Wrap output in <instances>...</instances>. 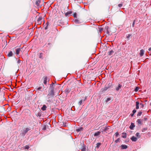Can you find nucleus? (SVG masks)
Listing matches in <instances>:
<instances>
[{
  "label": "nucleus",
  "instance_id": "obj_4",
  "mask_svg": "<svg viewBox=\"0 0 151 151\" xmlns=\"http://www.w3.org/2000/svg\"><path fill=\"white\" fill-rule=\"evenodd\" d=\"M30 130V129L28 128H26L23 131L22 134L23 135H24L29 130Z\"/></svg>",
  "mask_w": 151,
  "mask_h": 151
},
{
  "label": "nucleus",
  "instance_id": "obj_52",
  "mask_svg": "<svg viewBox=\"0 0 151 151\" xmlns=\"http://www.w3.org/2000/svg\"><path fill=\"white\" fill-rule=\"evenodd\" d=\"M43 130H45V128H43Z\"/></svg>",
  "mask_w": 151,
  "mask_h": 151
},
{
  "label": "nucleus",
  "instance_id": "obj_14",
  "mask_svg": "<svg viewBox=\"0 0 151 151\" xmlns=\"http://www.w3.org/2000/svg\"><path fill=\"white\" fill-rule=\"evenodd\" d=\"M109 27L108 26H106L105 27V29L106 30V32H107V33L109 35Z\"/></svg>",
  "mask_w": 151,
  "mask_h": 151
},
{
  "label": "nucleus",
  "instance_id": "obj_20",
  "mask_svg": "<svg viewBox=\"0 0 151 151\" xmlns=\"http://www.w3.org/2000/svg\"><path fill=\"white\" fill-rule=\"evenodd\" d=\"M122 137L124 138H125L127 137V134L126 133H122Z\"/></svg>",
  "mask_w": 151,
  "mask_h": 151
},
{
  "label": "nucleus",
  "instance_id": "obj_31",
  "mask_svg": "<svg viewBox=\"0 0 151 151\" xmlns=\"http://www.w3.org/2000/svg\"><path fill=\"white\" fill-rule=\"evenodd\" d=\"M83 129L82 128H80L79 129H76V131L78 132H79L80 131H81V130H82Z\"/></svg>",
  "mask_w": 151,
  "mask_h": 151
},
{
  "label": "nucleus",
  "instance_id": "obj_45",
  "mask_svg": "<svg viewBox=\"0 0 151 151\" xmlns=\"http://www.w3.org/2000/svg\"><path fill=\"white\" fill-rule=\"evenodd\" d=\"M69 14V12H67L66 13H65V16H68V15Z\"/></svg>",
  "mask_w": 151,
  "mask_h": 151
},
{
  "label": "nucleus",
  "instance_id": "obj_41",
  "mask_svg": "<svg viewBox=\"0 0 151 151\" xmlns=\"http://www.w3.org/2000/svg\"><path fill=\"white\" fill-rule=\"evenodd\" d=\"M25 149H28L29 148V147L28 146L26 145L25 147Z\"/></svg>",
  "mask_w": 151,
  "mask_h": 151
},
{
  "label": "nucleus",
  "instance_id": "obj_38",
  "mask_svg": "<svg viewBox=\"0 0 151 151\" xmlns=\"http://www.w3.org/2000/svg\"><path fill=\"white\" fill-rule=\"evenodd\" d=\"M135 20H134L133 22V23H132V26L133 27H134V24H135Z\"/></svg>",
  "mask_w": 151,
  "mask_h": 151
},
{
  "label": "nucleus",
  "instance_id": "obj_30",
  "mask_svg": "<svg viewBox=\"0 0 151 151\" xmlns=\"http://www.w3.org/2000/svg\"><path fill=\"white\" fill-rule=\"evenodd\" d=\"M142 114V112H141V111H139L138 112L137 114V116H140Z\"/></svg>",
  "mask_w": 151,
  "mask_h": 151
},
{
  "label": "nucleus",
  "instance_id": "obj_43",
  "mask_svg": "<svg viewBox=\"0 0 151 151\" xmlns=\"http://www.w3.org/2000/svg\"><path fill=\"white\" fill-rule=\"evenodd\" d=\"M77 16V14L76 13H75L74 14L73 16L74 17H76Z\"/></svg>",
  "mask_w": 151,
  "mask_h": 151
},
{
  "label": "nucleus",
  "instance_id": "obj_39",
  "mask_svg": "<svg viewBox=\"0 0 151 151\" xmlns=\"http://www.w3.org/2000/svg\"><path fill=\"white\" fill-rule=\"evenodd\" d=\"M136 112V110L135 109H134L132 111L133 113L135 114Z\"/></svg>",
  "mask_w": 151,
  "mask_h": 151
},
{
  "label": "nucleus",
  "instance_id": "obj_47",
  "mask_svg": "<svg viewBox=\"0 0 151 151\" xmlns=\"http://www.w3.org/2000/svg\"><path fill=\"white\" fill-rule=\"evenodd\" d=\"M48 26L46 25L45 27V29H47Z\"/></svg>",
  "mask_w": 151,
  "mask_h": 151
},
{
  "label": "nucleus",
  "instance_id": "obj_34",
  "mask_svg": "<svg viewBox=\"0 0 151 151\" xmlns=\"http://www.w3.org/2000/svg\"><path fill=\"white\" fill-rule=\"evenodd\" d=\"M119 139H119V138H118L117 139L115 140V142H116V143L118 142L119 141Z\"/></svg>",
  "mask_w": 151,
  "mask_h": 151
},
{
  "label": "nucleus",
  "instance_id": "obj_49",
  "mask_svg": "<svg viewBox=\"0 0 151 151\" xmlns=\"http://www.w3.org/2000/svg\"><path fill=\"white\" fill-rule=\"evenodd\" d=\"M46 25H47V26H48L49 25V23L48 22H47L46 23Z\"/></svg>",
  "mask_w": 151,
  "mask_h": 151
},
{
  "label": "nucleus",
  "instance_id": "obj_15",
  "mask_svg": "<svg viewBox=\"0 0 151 151\" xmlns=\"http://www.w3.org/2000/svg\"><path fill=\"white\" fill-rule=\"evenodd\" d=\"M136 109H138L139 108V103L138 101H136Z\"/></svg>",
  "mask_w": 151,
  "mask_h": 151
},
{
  "label": "nucleus",
  "instance_id": "obj_36",
  "mask_svg": "<svg viewBox=\"0 0 151 151\" xmlns=\"http://www.w3.org/2000/svg\"><path fill=\"white\" fill-rule=\"evenodd\" d=\"M115 134L116 137H118L119 135V133L118 132H116Z\"/></svg>",
  "mask_w": 151,
  "mask_h": 151
},
{
  "label": "nucleus",
  "instance_id": "obj_55",
  "mask_svg": "<svg viewBox=\"0 0 151 151\" xmlns=\"http://www.w3.org/2000/svg\"><path fill=\"white\" fill-rule=\"evenodd\" d=\"M49 80H50V79H48V81H49Z\"/></svg>",
  "mask_w": 151,
  "mask_h": 151
},
{
  "label": "nucleus",
  "instance_id": "obj_24",
  "mask_svg": "<svg viewBox=\"0 0 151 151\" xmlns=\"http://www.w3.org/2000/svg\"><path fill=\"white\" fill-rule=\"evenodd\" d=\"M135 135L138 138H139L141 137V136L139 135V133H137Z\"/></svg>",
  "mask_w": 151,
  "mask_h": 151
},
{
  "label": "nucleus",
  "instance_id": "obj_37",
  "mask_svg": "<svg viewBox=\"0 0 151 151\" xmlns=\"http://www.w3.org/2000/svg\"><path fill=\"white\" fill-rule=\"evenodd\" d=\"M131 36V34H129L128 35V36H127V38L129 39V37Z\"/></svg>",
  "mask_w": 151,
  "mask_h": 151
},
{
  "label": "nucleus",
  "instance_id": "obj_5",
  "mask_svg": "<svg viewBox=\"0 0 151 151\" xmlns=\"http://www.w3.org/2000/svg\"><path fill=\"white\" fill-rule=\"evenodd\" d=\"M42 19V16H40L38 18L37 20V23L38 24H41V22L40 21Z\"/></svg>",
  "mask_w": 151,
  "mask_h": 151
},
{
  "label": "nucleus",
  "instance_id": "obj_28",
  "mask_svg": "<svg viewBox=\"0 0 151 151\" xmlns=\"http://www.w3.org/2000/svg\"><path fill=\"white\" fill-rule=\"evenodd\" d=\"M114 52V51L112 50H111L109 53V55H111Z\"/></svg>",
  "mask_w": 151,
  "mask_h": 151
},
{
  "label": "nucleus",
  "instance_id": "obj_27",
  "mask_svg": "<svg viewBox=\"0 0 151 151\" xmlns=\"http://www.w3.org/2000/svg\"><path fill=\"white\" fill-rule=\"evenodd\" d=\"M70 91V90L69 88H67L65 90V92L66 93H68Z\"/></svg>",
  "mask_w": 151,
  "mask_h": 151
},
{
  "label": "nucleus",
  "instance_id": "obj_1",
  "mask_svg": "<svg viewBox=\"0 0 151 151\" xmlns=\"http://www.w3.org/2000/svg\"><path fill=\"white\" fill-rule=\"evenodd\" d=\"M112 83L111 82V83H109L108 84L106 85L104 87L102 88L101 91L102 92H103L104 91H106L108 89L110 88L112 86Z\"/></svg>",
  "mask_w": 151,
  "mask_h": 151
},
{
  "label": "nucleus",
  "instance_id": "obj_16",
  "mask_svg": "<svg viewBox=\"0 0 151 151\" xmlns=\"http://www.w3.org/2000/svg\"><path fill=\"white\" fill-rule=\"evenodd\" d=\"M13 55V53L12 51H10L8 54L7 56L9 57H11Z\"/></svg>",
  "mask_w": 151,
  "mask_h": 151
},
{
  "label": "nucleus",
  "instance_id": "obj_9",
  "mask_svg": "<svg viewBox=\"0 0 151 151\" xmlns=\"http://www.w3.org/2000/svg\"><path fill=\"white\" fill-rule=\"evenodd\" d=\"M135 126L133 123H132L130 126H129V128L131 129H133V128L135 127Z\"/></svg>",
  "mask_w": 151,
  "mask_h": 151
},
{
  "label": "nucleus",
  "instance_id": "obj_6",
  "mask_svg": "<svg viewBox=\"0 0 151 151\" xmlns=\"http://www.w3.org/2000/svg\"><path fill=\"white\" fill-rule=\"evenodd\" d=\"M43 78L44 79L43 83L45 85H46L47 83V81L48 80V78L47 76H45L43 77Z\"/></svg>",
  "mask_w": 151,
  "mask_h": 151
},
{
  "label": "nucleus",
  "instance_id": "obj_32",
  "mask_svg": "<svg viewBox=\"0 0 151 151\" xmlns=\"http://www.w3.org/2000/svg\"><path fill=\"white\" fill-rule=\"evenodd\" d=\"M86 148L84 147H83L81 149V151H86Z\"/></svg>",
  "mask_w": 151,
  "mask_h": 151
},
{
  "label": "nucleus",
  "instance_id": "obj_22",
  "mask_svg": "<svg viewBox=\"0 0 151 151\" xmlns=\"http://www.w3.org/2000/svg\"><path fill=\"white\" fill-rule=\"evenodd\" d=\"M40 0H38V1H37L36 2V4L37 6H38L39 5L40 3Z\"/></svg>",
  "mask_w": 151,
  "mask_h": 151
},
{
  "label": "nucleus",
  "instance_id": "obj_19",
  "mask_svg": "<svg viewBox=\"0 0 151 151\" xmlns=\"http://www.w3.org/2000/svg\"><path fill=\"white\" fill-rule=\"evenodd\" d=\"M101 143H98L96 144V148H99L100 146L101 145Z\"/></svg>",
  "mask_w": 151,
  "mask_h": 151
},
{
  "label": "nucleus",
  "instance_id": "obj_33",
  "mask_svg": "<svg viewBox=\"0 0 151 151\" xmlns=\"http://www.w3.org/2000/svg\"><path fill=\"white\" fill-rule=\"evenodd\" d=\"M83 101L81 100L78 103V104L79 105H81L82 104Z\"/></svg>",
  "mask_w": 151,
  "mask_h": 151
},
{
  "label": "nucleus",
  "instance_id": "obj_42",
  "mask_svg": "<svg viewBox=\"0 0 151 151\" xmlns=\"http://www.w3.org/2000/svg\"><path fill=\"white\" fill-rule=\"evenodd\" d=\"M118 6L119 7H121L122 6V4H119L118 5Z\"/></svg>",
  "mask_w": 151,
  "mask_h": 151
},
{
  "label": "nucleus",
  "instance_id": "obj_17",
  "mask_svg": "<svg viewBox=\"0 0 151 151\" xmlns=\"http://www.w3.org/2000/svg\"><path fill=\"white\" fill-rule=\"evenodd\" d=\"M46 106L45 105H44L42 108H41V109L42 111H45L46 110Z\"/></svg>",
  "mask_w": 151,
  "mask_h": 151
},
{
  "label": "nucleus",
  "instance_id": "obj_2",
  "mask_svg": "<svg viewBox=\"0 0 151 151\" xmlns=\"http://www.w3.org/2000/svg\"><path fill=\"white\" fill-rule=\"evenodd\" d=\"M110 127L109 126H106L105 127H103L101 128V130L102 132H105L107 133L110 132Z\"/></svg>",
  "mask_w": 151,
  "mask_h": 151
},
{
  "label": "nucleus",
  "instance_id": "obj_48",
  "mask_svg": "<svg viewBox=\"0 0 151 151\" xmlns=\"http://www.w3.org/2000/svg\"><path fill=\"white\" fill-rule=\"evenodd\" d=\"M144 120L145 121H146L147 120V118L146 117H145L144 118Z\"/></svg>",
  "mask_w": 151,
  "mask_h": 151
},
{
  "label": "nucleus",
  "instance_id": "obj_26",
  "mask_svg": "<svg viewBox=\"0 0 151 151\" xmlns=\"http://www.w3.org/2000/svg\"><path fill=\"white\" fill-rule=\"evenodd\" d=\"M147 129V128L146 127L145 128H144L142 129V132H145Z\"/></svg>",
  "mask_w": 151,
  "mask_h": 151
},
{
  "label": "nucleus",
  "instance_id": "obj_35",
  "mask_svg": "<svg viewBox=\"0 0 151 151\" xmlns=\"http://www.w3.org/2000/svg\"><path fill=\"white\" fill-rule=\"evenodd\" d=\"M139 89V88L138 87H136L135 88V89L134 91L135 92H137Z\"/></svg>",
  "mask_w": 151,
  "mask_h": 151
},
{
  "label": "nucleus",
  "instance_id": "obj_13",
  "mask_svg": "<svg viewBox=\"0 0 151 151\" xmlns=\"http://www.w3.org/2000/svg\"><path fill=\"white\" fill-rule=\"evenodd\" d=\"M101 133V132H99V131H98L97 132H96L94 134V136L95 137H96V136H99V134H100Z\"/></svg>",
  "mask_w": 151,
  "mask_h": 151
},
{
  "label": "nucleus",
  "instance_id": "obj_18",
  "mask_svg": "<svg viewBox=\"0 0 151 151\" xmlns=\"http://www.w3.org/2000/svg\"><path fill=\"white\" fill-rule=\"evenodd\" d=\"M137 122L139 124H142V120L140 119H138L137 120Z\"/></svg>",
  "mask_w": 151,
  "mask_h": 151
},
{
  "label": "nucleus",
  "instance_id": "obj_54",
  "mask_svg": "<svg viewBox=\"0 0 151 151\" xmlns=\"http://www.w3.org/2000/svg\"><path fill=\"white\" fill-rule=\"evenodd\" d=\"M38 115L40 116V114H39V113L38 114Z\"/></svg>",
  "mask_w": 151,
  "mask_h": 151
},
{
  "label": "nucleus",
  "instance_id": "obj_46",
  "mask_svg": "<svg viewBox=\"0 0 151 151\" xmlns=\"http://www.w3.org/2000/svg\"><path fill=\"white\" fill-rule=\"evenodd\" d=\"M140 104L142 105V108H143V107L144 106V105L142 103H140Z\"/></svg>",
  "mask_w": 151,
  "mask_h": 151
},
{
  "label": "nucleus",
  "instance_id": "obj_25",
  "mask_svg": "<svg viewBox=\"0 0 151 151\" xmlns=\"http://www.w3.org/2000/svg\"><path fill=\"white\" fill-rule=\"evenodd\" d=\"M42 88V87L41 86H40V87H39L37 88V89L38 91H40L42 92L43 91V90H41Z\"/></svg>",
  "mask_w": 151,
  "mask_h": 151
},
{
  "label": "nucleus",
  "instance_id": "obj_44",
  "mask_svg": "<svg viewBox=\"0 0 151 151\" xmlns=\"http://www.w3.org/2000/svg\"><path fill=\"white\" fill-rule=\"evenodd\" d=\"M21 61L19 60H18L17 61V63H20L21 62Z\"/></svg>",
  "mask_w": 151,
  "mask_h": 151
},
{
  "label": "nucleus",
  "instance_id": "obj_21",
  "mask_svg": "<svg viewBox=\"0 0 151 151\" xmlns=\"http://www.w3.org/2000/svg\"><path fill=\"white\" fill-rule=\"evenodd\" d=\"M111 100V97H108L107 98L106 100V103H107L109 101H110Z\"/></svg>",
  "mask_w": 151,
  "mask_h": 151
},
{
  "label": "nucleus",
  "instance_id": "obj_56",
  "mask_svg": "<svg viewBox=\"0 0 151 151\" xmlns=\"http://www.w3.org/2000/svg\"><path fill=\"white\" fill-rule=\"evenodd\" d=\"M86 99V97H85V99Z\"/></svg>",
  "mask_w": 151,
  "mask_h": 151
},
{
  "label": "nucleus",
  "instance_id": "obj_53",
  "mask_svg": "<svg viewBox=\"0 0 151 151\" xmlns=\"http://www.w3.org/2000/svg\"><path fill=\"white\" fill-rule=\"evenodd\" d=\"M50 43H48V45H50Z\"/></svg>",
  "mask_w": 151,
  "mask_h": 151
},
{
  "label": "nucleus",
  "instance_id": "obj_50",
  "mask_svg": "<svg viewBox=\"0 0 151 151\" xmlns=\"http://www.w3.org/2000/svg\"><path fill=\"white\" fill-rule=\"evenodd\" d=\"M134 114H133V113H132V114H131L130 115H131V116L132 117L134 115Z\"/></svg>",
  "mask_w": 151,
  "mask_h": 151
},
{
  "label": "nucleus",
  "instance_id": "obj_40",
  "mask_svg": "<svg viewBox=\"0 0 151 151\" xmlns=\"http://www.w3.org/2000/svg\"><path fill=\"white\" fill-rule=\"evenodd\" d=\"M54 83H52V84H51L50 85V88H51L52 87H54L53 86Z\"/></svg>",
  "mask_w": 151,
  "mask_h": 151
},
{
  "label": "nucleus",
  "instance_id": "obj_11",
  "mask_svg": "<svg viewBox=\"0 0 151 151\" xmlns=\"http://www.w3.org/2000/svg\"><path fill=\"white\" fill-rule=\"evenodd\" d=\"M122 87V85L121 84H119L118 85V87H117L116 89V90L117 91H118Z\"/></svg>",
  "mask_w": 151,
  "mask_h": 151
},
{
  "label": "nucleus",
  "instance_id": "obj_3",
  "mask_svg": "<svg viewBox=\"0 0 151 151\" xmlns=\"http://www.w3.org/2000/svg\"><path fill=\"white\" fill-rule=\"evenodd\" d=\"M54 87H52L51 88H50V91L49 92V93L47 95V96L49 97V98L50 97V96H51L52 97H53L54 95Z\"/></svg>",
  "mask_w": 151,
  "mask_h": 151
},
{
  "label": "nucleus",
  "instance_id": "obj_29",
  "mask_svg": "<svg viewBox=\"0 0 151 151\" xmlns=\"http://www.w3.org/2000/svg\"><path fill=\"white\" fill-rule=\"evenodd\" d=\"M103 30V29L102 28H99V32H101Z\"/></svg>",
  "mask_w": 151,
  "mask_h": 151
},
{
  "label": "nucleus",
  "instance_id": "obj_12",
  "mask_svg": "<svg viewBox=\"0 0 151 151\" xmlns=\"http://www.w3.org/2000/svg\"><path fill=\"white\" fill-rule=\"evenodd\" d=\"M121 147L122 149H126L127 148V146L126 145H122Z\"/></svg>",
  "mask_w": 151,
  "mask_h": 151
},
{
  "label": "nucleus",
  "instance_id": "obj_8",
  "mask_svg": "<svg viewBox=\"0 0 151 151\" xmlns=\"http://www.w3.org/2000/svg\"><path fill=\"white\" fill-rule=\"evenodd\" d=\"M131 139L132 141L135 142L137 141V137L133 136L131 138Z\"/></svg>",
  "mask_w": 151,
  "mask_h": 151
},
{
  "label": "nucleus",
  "instance_id": "obj_23",
  "mask_svg": "<svg viewBox=\"0 0 151 151\" xmlns=\"http://www.w3.org/2000/svg\"><path fill=\"white\" fill-rule=\"evenodd\" d=\"M43 54L42 53H40V55H39V58H40L42 59L43 58Z\"/></svg>",
  "mask_w": 151,
  "mask_h": 151
},
{
  "label": "nucleus",
  "instance_id": "obj_10",
  "mask_svg": "<svg viewBox=\"0 0 151 151\" xmlns=\"http://www.w3.org/2000/svg\"><path fill=\"white\" fill-rule=\"evenodd\" d=\"M21 50V48H18L16 49V53L17 55L19 54V52Z\"/></svg>",
  "mask_w": 151,
  "mask_h": 151
},
{
  "label": "nucleus",
  "instance_id": "obj_51",
  "mask_svg": "<svg viewBox=\"0 0 151 151\" xmlns=\"http://www.w3.org/2000/svg\"><path fill=\"white\" fill-rule=\"evenodd\" d=\"M148 50L149 51H151V47L149 48L148 49Z\"/></svg>",
  "mask_w": 151,
  "mask_h": 151
},
{
  "label": "nucleus",
  "instance_id": "obj_7",
  "mask_svg": "<svg viewBox=\"0 0 151 151\" xmlns=\"http://www.w3.org/2000/svg\"><path fill=\"white\" fill-rule=\"evenodd\" d=\"M145 51L143 49H142L140 50L139 55L140 56H142L144 53Z\"/></svg>",
  "mask_w": 151,
  "mask_h": 151
}]
</instances>
